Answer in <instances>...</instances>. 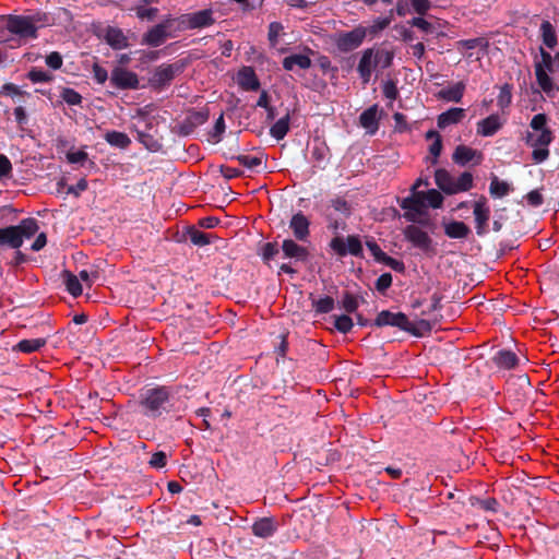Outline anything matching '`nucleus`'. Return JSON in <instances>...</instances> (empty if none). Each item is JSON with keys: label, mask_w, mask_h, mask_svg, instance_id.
<instances>
[{"label": "nucleus", "mask_w": 559, "mask_h": 559, "mask_svg": "<svg viewBox=\"0 0 559 559\" xmlns=\"http://www.w3.org/2000/svg\"><path fill=\"white\" fill-rule=\"evenodd\" d=\"M139 405L144 416L155 419L171 412V392L166 386L144 389L140 394Z\"/></svg>", "instance_id": "nucleus-1"}, {"label": "nucleus", "mask_w": 559, "mask_h": 559, "mask_svg": "<svg viewBox=\"0 0 559 559\" xmlns=\"http://www.w3.org/2000/svg\"><path fill=\"white\" fill-rule=\"evenodd\" d=\"M38 229V221L33 217L24 218L17 225L0 228V255L7 249H20L24 239L32 238Z\"/></svg>", "instance_id": "nucleus-2"}, {"label": "nucleus", "mask_w": 559, "mask_h": 559, "mask_svg": "<svg viewBox=\"0 0 559 559\" xmlns=\"http://www.w3.org/2000/svg\"><path fill=\"white\" fill-rule=\"evenodd\" d=\"M540 61L535 62V76L539 87L547 95H552L558 87L554 83L549 73H554L558 69V61L556 55L551 56L543 47L539 48Z\"/></svg>", "instance_id": "nucleus-3"}, {"label": "nucleus", "mask_w": 559, "mask_h": 559, "mask_svg": "<svg viewBox=\"0 0 559 559\" xmlns=\"http://www.w3.org/2000/svg\"><path fill=\"white\" fill-rule=\"evenodd\" d=\"M187 64V60L182 59L174 63L159 64L150 76L148 85L155 91H162L168 87L173 80L185 71Z\"/></svg>", "instance_id": "nucleus-4"}, {"label": "nucleus", "mask_w": 559, "mask_h": 559, "mask_svg": "<svg viewBox=\"0 0 559 559\" xmlns=\"http://www.w3.org/2000/svg\"><path fill=\"white\" fill-rule=\"evenodd\" d=\"M367 35V27L358 25L349 32L337 34L334 43L341 52H349L358 48L364 43Z\"/></svg>", "instance_id": "nucleus-5"}, {"label": "nucleus", "mask_w": 559, "mask_h": 559, "mask_svg": "<svg viewBox=\"0 0 559 559\" xmlns=\"http://www.w3.org/2000/svg\"><path fill=\"white\" fill-rule=\"evenodd\" d=\"M330 248L340 257H346L347 254L360 257L362 254V245L356 235H349L346 239L336 236L330 241Z\"/></svg>", "instance_id": "nucleus-6"}, {"label": "nucleus", "mask_w": 559, "mask_h": 559, "mask_svg": "<svg viewBox=\"0 0 559 559\" xmlns=\"http://www.w3.org/2000/svg\"><path fill=\"white\" fill-rule=\"evenodd\" d=\"M139 76L121 66H117L110 73V85L117 90H136L139 88Z\"/></svg>", "instance_id": "nucleus-7"}, {"label": "nucleus", "mask_w": 559, "mask_h": 559, "mask_svg": "<svg viewBox=\"0 0 559 559\" xmlns=\"http://www.w3.org/2000/svg\"><path fill=\"white\" fill-rule=\"evenodd\" d=\"M7 29L23 38H36L37 26L31 24L27 15H8Z\"/></svg>", "instance_id": "nucleus-8"}, {"label": "nucleus", "mask_w": 559, "mask_h": 559, "mask_svg": "<svg viewBox=\"0 0 559 559\" xmlns=\"http://www.w3.org/2000/svg\"><path fill=\"white\" fill-rule=\"evenodd\" d=\"M180 23L188 29L203 28L215 23L211 9L201 10L194 13L182 14Z\"/></svg>", "instance_id": "nucleus-9"}, {"label": "nucleus", "mask_w": 559, "mask_h": 559, "mask_svg": "<svg viewBox=\"0 0 559 559\" xmlns=\"http://www.w3.org/2000/svg\"><path fill=\"white\" fill-rule=\"evenodd\" d=\"M403 235L415 248L428 251L431 248L432 239L428 233L424 231L419 226L411 224L403 229Z\"/></svg>", "instance_id": "nucleus-10"}, {"label": "nucleus", "mask_w": 559, "mask_h": 559, "mask_svg": "<svg viewBox=\"0 0 559 559\" xmlns=\"http://www.w3.org/2000/svg\"><path fill=\"white\" fill-rule=\"evenodd\" d=\"M171 22V19H167L150 28L142 37V45L158 47L164 44L169 36L168 28L170 27Z\"/></svg>", "instance_id": "nucleus-11"}, {"label": "nucleus", "mask_w": 559, "mask_h": 559, "mask_svg": "<svg viewBox=\"0 0 559 559\" xmlns=\"http://www.w3.org/2000/svg\"><path fill=\"white\" fill-rule=\"evenodd\" d=\"M298 240L286 238L283 240L281 250L283 252V258L293 260L294 262H307L310 257V252L308 248L299 245Z\"/></svg>", "instance_id": "nucleus-12"}, {"label": "nucleus", "mask_w": 559, "mask_h": 559, "mask_svg": "<svg viewBox=\"0 0 559 559\" xmlns=\"http://www.w3.org/2000/svg\"><path fill=\"white\" fill-rule=\"evenodd\" d=\"M474 217H475V228L476 234L478 236H484L487 233V224L490 217V209L487 204V199L481 195L473 205Z\"/></svg>", "instance_id": "nucleus-13"}, {"label": "nucleus", "mask_w": 559, "mask_h": 559, "mask_svg": "<svg viewBox=\"0 0 559 559\" xmlns=\"http://www.w3.org/2000/svg\"><path fill=\"white\" fill-rule=\"evenodd\" d=\"M372 324L377 328L394 326L404 331L407 324V316L403 312H392L390 310H382L378 313Z\"/></svg>", "instance_id": "nucleus-14"}, {"label": "nucleus", "mask_w": 559, "mask_h": 559, "mask_svg": "<svg viewBox=\"0 0 559 559\" xmlns=\"http://www.w3.org/2000/svg\"><path fill=\"white\" fill-rule=\"evenodd\" d=\"M289 229L298 241H307L310 236V221L302 213L294 214L289 221Z\"/></svg>", "instance_id": "nucleus-15"}, {"label": "nucleus", "mask_w": 559, "mask_h": 559, "mask_svg": "<svg viewBox=\"0 0 559 559\" xmlns=\"http://www.w3.org/2000/svg\"><path fill=\"white\" fill-rule=\"evenodd\" d=\"M399 205L405 210L403 217L407 222H415L417 217L426 215L427 205L414 199H402Z\"/></svg>", "instance_id": "nucleus-16"}, {"label": "nucleus", "mask_w": 559, "mask_h": 559, "mask_svg": "<svg viewBox=\"0 0 559 559\" xmlns=\"http://www.w3.org/2000/svg\"><path fill=\"white\" fill-rule=\"evenodd\" d=\"M104 39L114 50L126 49L130 46L128 37L119 27L107 26Z\"/></svg>", "instance_id": "nucleus-17"}, {"label": "nucleus", "mask_w": 559, "mask_h": 559, "mask_svg": "<svg viewBox=\"0 0 559 559\" xmlns=\"http://www.w3.org/2000/svg\"><path fill=\"white\" fill-rule=\"evenodd\" d=\"M374 57H373V49L367 48L362 51L361 58L359 60L357 72L362 80L364 84L369 83L372 74L373 68L377 66L373 64Z\"/></svg>", "instance_id": "nucleus-18"}, {"label": "nucleus", "mask_w": 559, "mask_h": 559, "mask_svg": "<svg viewBox=\"0 0 559 559\" xmlns=\"http://www.w3.org/2000/svg\"><path fill=\"white\" fill-rule=\"evenodd\" d=\"M503 126L500 117L497 114H492L487 118L477 122V134L481 136H492Z\"/></svg>", "instance_id": "nucleus-19"}, {"label": "nucleus", "mask_w": 559, "mask_h": 559, "mask_svg": "<svg viewBox=\"0 0 559 559\" xmlns=\"http://www.w3.org/2000/svg\"><path fill=\"white\" fill-rule=\"evenodd\" d=\"M359 123L369 134H374L379 129L378 106L372 105L364 110L359 116Z\"/></svg>", "instance_id": "nucleus-20"}, {"label": "nucleus", "mask_w": 559, "mask_h": 559, "mask_svg": "<svg viewBox=\"0 0 559 559\" xmlns=\"http://www.w3.org/2000/svg\"><path fill=\"white\" fill-rule=\"evenodd\" d=\"M493 364L499 369L511 370L519 365L516 354L510 349H500L492 357Z\"/></svg>", "instance_id": "nucleus-21"}, {"label": "nucleus", "mask_w": 559, "mask_h": 559, "mask_svg": "<svg viewBox=\"0 0 559 559\" xmlns=\"http://www.w3.org/2000/svg\"><path fill=\"white\" fill-rule=\"evenodd\" d=\"M277 522L273 518H261L252 524V533L261 538H267L277 531Z\"/></svg>", "instance_id": "nucleus-22"}, {"label": "nucleus", "mask_w": 559, "mask_h": 559, "mask_svg": "<svg viewBox=\"0 0 559 559\" xmlns=\"http://www.w3.org/2000/svg\"><path fill=\"white\" fill-rule=\"evenodd\" d=\"M465 117V109L453 107L440 114L437 118V126L440 129H445L451 124L461 122Z\"/></svg>", "instance_id": "nucleus-23"}, {"label": "nucleus", "mask_w": 559, "mask_h": 559, "mask_svg": "<svg viewBox=\"0 0 559 559\" xmlns=\"http://www.w3.org/2000/svg\"><path fill=\"white\" fill-rule=\"evenodd\" d=\"M47 344V338L38 337V338H25L19 341L13 347L12 352L14 353H23V354H32L35 352H39Z\"/></svg>", "instance_id": "nucleus-24"}, {"label": "nucleus", "mask_w": 559, "mask_h": 559, "mask_svg": "<svg viewBox=\"0 0 559 559\" xmlns=\"http://www.w3.org/2000/svg\"><path fill=\"white\" fill-rule=\"evenodd\" d=\"M238 83L246 91H258L260 88L259 79L251 67H243L238 72Z\"/></svg>", "instance_id": "nucleus-25"}, {"label": "nucleus", "mask_w": 559, "mask_h": 559, "mask_svg": "<svg viewBox=\"0 0 559 559\" xmlns=\"http://www.w3.org/2000/svg\"><path fill=\"white\" fill-rule=\"evenodd\" d=\"M435 181L438 188L444 192L445 194L452 195L455 194L454 190V178L451 174L444 169L439 168L435 171Z\"/></svg>", "instance_id": "nucleus-26"}, {"label": "nucleus", "mask_w": 559, "mask_h": 559, "mask_svg": "<svg viewBox=\"0 0 559 559\" xmlns=\"http://www.w3.org/2000/svg\"><path fill=\"white\" fill-rule=\"evenodd\" d=\"M444 226V234L452 239H465L471 234V228L460 221H452Z\"/></svg>", "instance_id": "nucleus-27"}, {"label": "nucleus", "mask_w": 559, "mask_h": 559, "mask_svg": "<svg viewBox=\"0 0 559 559\" xmlns=\"http://www.w3.org/2000/svg\"><path fill=\"white\" fill-rule=\"evenodd\" d=\"M186 236L194 246L198 247H204L206 245H210L213 239L217 238L215 235L201 231L194 226H189L187 228Z\"/></svg>", "instance_id": "nucleus-28"}, {"label": "nucleus", "mask_w": 559, "mask_h": 559, "mask_svg": "<svg viewBox=\"0 0 559 559\" xmlns=\"http://www.w3.org/2000/svg\"><path fill=\"white\" fill-rule=\"evenodd\" d=\"M465 91L464 82H457L447 88L439 92L438 96L447 102L460 103L463 98Z\"/></svg>", "instance_id": "nucleus-29"}, {"label": "nucleus", "mask_w": 559, "mask_h": 559, "mask_svg": "<svg viewBox=\"0 0 559 559\" xmlns=\"http://www.w3.org/2000/svg\"><path fill=\"white\" fill-rule=\"evenodd\" d=\"M289 123H290V114H289V109H287L285 116L280 118L274 124L271 126V128H270L271 136L277 141L283 140L289 131Z\"/></svg>", "instance_id": "nucleus-30"}, {"label": "nucleus", "mask_w": 559, "mask_h": 559, "mask_svg": "<svg viewBox=\"0 0 559 559\" xmlns=\"http://www.w3.org/2000/svg\"><path fill=\"white\" fill-rule=\"evenodd\" d=\"M227 158L239 162L240 165L248 168L249 170H257L263 164H265V159L262 154L260 156L228 154Z\"/></svg>", "instance_id": "nucleus-31"}, {"label": "nucleus", "mask_w": 559, "mask_h": 559, "mask_svg": "<svg viewBox=\"0 0 559 559\" xmlns=\"http://www.w3.org/2000/svg\"><path fill=\"white\" fill-rule=\"evenodd\" d=\"M312 66L311 59L306 55H290L283 59V68L292 71L295 67L307 70Z\"/></svg>", "instance_id": "nucleus-32"}, {"label": "nucleus", "mask_w": 559, "mask_h": 559, "mask_svg": "<svg viewBox=\"0 0 559 559\" xmlns=\"http://www.w3.org/2000/svg\"><path fill=\"white\" fill-rule=\"evenodd\" d=\"M432 330V324L425 319H419L415 322H411L407 319L406 329H404V332H407L416 337H423L427 334H429Z\"/></svg>", "instance_id": "nucleus-33"}, {"label": "nucleus", "mask_w": 559, "mask_h": 559, "mask_svg": "<svg viewBox=\"0 0 559 559\" xmlns=\"http://www.w3.org/2000/svg\"><path fill=\"white\" fill-rule=\"evenodd\" d=\"M477 155V151L466 146V145H457L452 155V159L455 164L460 166H465Z\"/></svg>", "instance_id": "nucleus-34"}, {"label": "nucleus", "mask_w": 559, "mask_h": 559, "mask_svg": "<svg viewBox=\"0 0 559 559\" xmlns=\"http://www.w3.org/2000/svg\"><path fill=\"white\" fill-rule=\"evenodd\" d=\"M538 132L539 133L537 135L528 133L526 143L532 147L548 146L554 140L552 131L551 130H543V131H538Z\"/></svg>", "instance_id": "nucleus-35"}, {"label": "nucleus", "mask_w": 559, "mask_h": 559, "mask_svg": "<svg viewBox=\"0 0 559 559\" xmlns=\"http://www.w3.org/2000/svg\"><path fill=\"white\" fill-rule=\"evenodd\" d=\"M542 39L546 47L554 49L557 44V35L552 24L549 21H543L540 24Z\"/></svg>", "instance_id": "nucleus-36"}, {"label": "nucleus", "mask_w": 559, "mask_h": 559, "mask_svg": "<svg viewBox=\"0 0 559 559\" xmlns=\"http://www.w3.org/2000/svg\"><path fill=\"white\" fill-rule=\"evenodd\" d=\"M511 191V187L508 182L499 180L497 176H493L489 186V193L493 199H501L508 195Z\"/></svg>", "instance_id": "nucleus-37"}, {"label": "nucleus", "mask_w": 559, "mask_h": 559, "mask_svg": "<svg viewBox=\"0 0 559 559\" xmlns=\"http://www.w3.org/2000/svg\"><path fill=\"white\" fill-rule=\"evenodd\" d=\"M105 140L111 146L119 148H127L131 144L130 138L120 131H108L105 134Z\"/></svg>", "instance_id": "nucleus-38"}, {"label": "nucleus", "mask_w": 559, "mask_h": 559, "mask_svg": "<svg viewBox=\"0 0 559 559\" xmlns=\"http://www.w3.org/2000/svg\"><path fill=\"white\" fill-rule=\"evenodd\" d=\"M64 277V284L67 287V290L70 295L73 297H79L82 295V284L80 283V280L78 276L72 274L70 271H64L63 273Z\"/></svg>", "instance_id": "nucleus-39"}, {"label": "nucleus", "mask_w": 559, "mask_h": 559, "mask_svg": "<svg viewBox=\"0 0 559 559\" xmlns=\"http://www.w3.org/2000/svg\"><path fill=\"white\" fill-rule=\"evenodd\" d=\"M335 307V301L332 297L325 296L319 299H312V308L318 314L330 313Z\"/></svg>", "instance_id": "nucleus-40"}, {"label": "nucleus", "mask_w": 559, "mask_h": 559, "mask_svg": "<svg viewBox=\"0 0 559 559\" xmlns=\"http://www.w3.org/2000/svg\"><path fill=\"white\" fill-rule=\"evenodd\" d=\"M374 66H381L382 69H388L393 63L394 52L392 50L379 49L373 50Z\"/></svg>", "instance_id": "nucleus-41"}, {"label": "nucleus", "mask_w": 559, "mask_h": 559, "mask_svg": "<svg viewBox=\"0 0 559 559\" xmlns=\"http://www.w3.org/2000/svg\"><path fill=\"white\" fill-rule=\"evenodd\" d=\"M473 175L469 171H464L460 177L454 179L455 194L460 192H466L473 188Z\"/></svg>", "instance_id": "nucleus-42"}, {"label": "nucleus", "mask_w": 559, "mask_h": 559, "mask_svg": "<svg viewBox=\"0 0 559 559\" xmlns=\"http://www.w3.org/2000/svg\"><path fill=\"white\" fill-rule=\"evenodd\" d=\"M210 114L207 109L192 110L187 115L190 126L198 128L209 120Z\"/></svg>", "instance_id": "nucleus-43"}, {"label": "nucleus", "mask_w": 559, "mask_h": 559, "mask_svg": "<svg viewBox=\"0 0 559 559\" xmlns=\"http://www.w3.org/2000/svg\"><path fill=\"white\" fill-rule=\"evenodd\" d=\"M353 325V319L347 314L334 317V326L340 333L347 334L352 331Z\"/></svg>", "instance_id": "nucleus-44"}, {"label": "nucleus", "mask_w": 559, "mask_h": 559, "mask_svg": "<svg viewBox=\"0 0 559 559\" xmlns=\"http://www.w3.org/2000/svg\"><path fill=\"white\" fill-rule=\"evenodd\" d=\"M511 90H512V87L509 84H504L500 88V93H499L498 98H497V105L502 110H504L506 108H508L511 105V102H512V92H511Z\"/></svg>", "instance_id": "nucleus-45"}, {"label": "nucleus", "mask_w": 559, "mask_h": 559, "mask_svg": "<svg viewBox=\"0 0 559 559\" xmlns=\"http://www.w3.org/2000/svg\"><path fill=\"white\" fill-rule=\"evenodd\" d=\"M27 79L33 83H47L52 80V75L41 69L32 68L27 73Z\"/></svg>", "instance_id": "nucleus-46"}, {"label": "nucleus", "mask_w": 559, "mask_h": 559, "mask_svg": "<svg viewBox=\"0 0 559 559\" xmlns=\"http://www.w3.org/2000/svg\"><path fill=\"white\" fill-rule=\"evenodd\" d=\"M341 305L347 313H354L359 307L357 297L349 292H344Z\"/></svg>", "instance_id": "nucleus-47"}, {"label": "nucleus", "mask_w": 559, "mask_h": 559, "mask_svg": "<svg viewBox=\"0 0 559 559\" xmlns=\"http://www.w3.org/2000/svg\"><path fill=\"white\" fill-rule=\"evenodd\" d=\"M27 17L31 21V24L37 27L53 24V19L46 12L38 11L31 15H27Z\"/></svg>", "instance_id": "nucleus-48"}, {"label": "nucleus", "mask_w": 559, "mask_h": 559, "mask_svg": "<svg viewBox=\"0 0 559 559\" xmlns=\"http://www.w3.org/2000/svg\"><path fill=\"white\" fill-rule=\"evenodd\" d=\"M443 204V197L441 192L436 189H429L426 195L427 207L440 209Z\"/></svg>", "instance_id": "nucleus-49"}, {"label": "nucleus", "mask_w": 559, "mask_h": 559, "mask_svg": "<svg viewBox=\"0 0 559 559\" xmlns=\"http://www.w3.org/2000/svg\"><path fill=\"white\" fill-rule=\"evenodd\" d=\"M472 506L478 507L479 509L484 511H497V507L499 506V502L495 498H486V499H479V498H473Z\"/></svg>", "instance_id": "nucleus-50"}, {"label": "nucleus", "mask_w": 559, "mask_h": 559, "mask_svg": "<svg viewBox=\"0 0 559 559\" xmlns=\"http://www.w3.org/2000/svg\"><path fill=\"white\" fill-rule=\"evenodd\" d=\"M61 98L68 104V105H80L82 103V96L80 93H78L75 90L66 87L61 92Z\"/></svg>", "instance_id": "nucleus-51"}, {"label": "nucleus", "mask_w": 559, "mask_h": 559, "mask_svg": "<svg viewBox=\"0 0 559 559\" xmlns=\"http://www.w3.org/2000/svg\"><path fill=\"white\" fill-rule=\"evenodd\" d=\"M280 252L277 242H265L261 248V258L267 263Z\"/></svg>", "instance_id": "nucleus-52"}, {"label": "nucleus", "mask_w": 559, "mask_h": 559, "mask_svg": "<svg viewBox=\"0 0 559 559\" xmlns=\"http://www.w3.org/2000/svg\"><path fill=\"white\" fill-rule=\"evenodd\" d=\"M0 94L1 95H4V96H9L11 98H14L15 96H22V95H27L29 96L28 93L26 92H23L17 85H15L14 83H4L1 88H0Z\"/></svg>", "instance_id": "nucleus-53"}, {"label": "nucleus", "mask_w": 559, "mask_h": 559, "mask_svg": "<svg viewBox=\"0 0 559 559\" xmlns=\"http://www.w3.org/2000/svg\"><path fill=\"white\" fill-rule=\"evenodd\" d=\"M392 281L391 273H383L377 278L374 287L379 293L384 294L391 287Z\"/></svg>", "instance_id": "nucleus-54"}, {"label": "nucleus", "mask_w": 559, "mask_h": 559, "mask_svg": "<svg viewBox=\"0 0 559 559\" xmlns=\"http://www.w3.org/2000/svg\"><path fill=\"white\" fill-rule=\"evenodd\" d=\"M390 25V17H378L372 25L367 27L368 34L376 36L379 32L385 29Z\"/></svg>", "instance_id": "nucleus-55"}, {"label": "nucleus", "mask_w": 559, "mask_h": 559, "mask_svg": "<svg viewBox=\"0 0 559 559\" xmlns=\"http://www.w3.org/2000/svg\"><path fill=\"white\" fill-rule=\"evenodd\" d=\"M148 464L152 468L160 469L167 464V455L164 451H157L152 454Z\"/></svg>", "instance_id": "nucleus-56"}, {"label": "nucleus", "mask_w": 559, "mask_h": 559, "mask_svg": "<svg viewBox=\"0 0 559 559\" xmlns=\"http://www.w3.org/2000/svg\"><path fill=\"white\" fill-rule=\"evenodd\" d=\"M382 93L385 98L390 100H395L399 96L396 83L392 80H388L386 82H384L382 86Z\"/></svg>", "instance_id": "nucleus-57"}, {"label": "nucleus", "mask_w": 559, "mask_h": 559, "mask_svg": "<svg viewBox=\"0 0 559 559\" xmlns=\"http://www.w3.org/2000/svg\"><path fill=\"white\" fill-rule=\"evenodd\" d=\"M225 128H226V126H225L224 115L221 114V116L215 121L213 131L211 132V135L214 139L215 143H217L222 140V135L225 132Z\"/></svg>", "instance_id": "nucleus-58"}, {"label": "nucleus", "mask_w": 559, "mask_h": 559, "mask_svg": "<svg viewBox=\"0 0 559 559\" xmlns=\"http://www.w3.org/2000/svg\"><path fill=\"white\" fill-rule=\"evenodd\" d=\"M92 73H93V79L98 84H104L108 80L107 70L105 68H103L100 64H98L97 62H95L92 66Z\"/></svg>", "instance_id": "nucleus-59"}, {"label": "nucleus", "mask_w": 559, "mask_h": 559, "mask_svg": "<svg viewBox=\"0 0 559 559\" xmlns=\"http://www.w3.org/2000/svg\"><path fill=\"white\" fill-rule=\"evenodd\" d=\"M408 23L426 34H431L435 29L433 25L421 16L413 17Z\"/></svg>", "instance_id": "nucleus-60"}, {"label": "nucleus", "mask_w": 559, "mask_h": 559, "mask_svg": "<svg viewBox=\"0 0 559 559\" xmlns=\"http://www.w3.org/2000/svg\"><path fill=\"white\" fill-rule=\"evenodd\" d=\"M547 116L546 114H537L535 115L532 120H531V123H530V127L534 130V131H543V130H549L546 124H547Z\"/></svg>", "instance_id": "nucleus-61"}, {"label": "nucleus", "mask_w": 559, "mask_h": 559, "mask_svg": "<svg viewBox=\"0 0 559 559\" xmlns=\"http://www.w3.org/2000/svg\"><path fill=\"white\" fill-rule=\"evenodd\" d=\"M282 31L283 25L280 22L270 23L267 37L272 46H275L277 44V39Z\"/></svg>", "instance_id": "nucleus-62"}, {"label": "nucleus", "mask_w": 559, "mask_h": 559, "mask_svg": "<svg viewBox=\"0 0 559 559\" xmlns=\"http://www.w3.org/2000/svg\"><path fill=\"white\" fill-rule=\"evenodd\" d=\"M380 263L391 267L395 272L403 273L405 271L404 262L397 259H394L388 254L383 257Z\"/></svg>", "instance_id": "nucleus-63"}, {"label": "nucleus", "mask_w": 559, "mask_h": 559, "mask_svg": "<svg viewBox=\"0 0 559 559\" xmlns=\"http://www.w3.org/2000/svg\"><path fill=\"white\" fill-rule=\"evenodd\" d=\"M46 64L52 70H59L62 67V56L58 51H52L46 56Z\"/></svg>", "instance_id": "nucleus-64"}]
</instances>
